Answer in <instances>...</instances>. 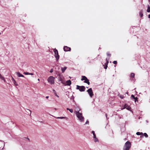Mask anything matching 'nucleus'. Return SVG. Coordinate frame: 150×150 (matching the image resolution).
Here are the masks:
<instances>
[{
    "label": "nucleus",
    "instance_id": "nucleus-2",
    "mask_svg": "<svg viewBox=\"0 0 150 150\" xmlns=\"http://www.w3.org/2000/svg\"><path fill=\"white\" fill-rule=\"evenodd\" d=\"M131 147V143L129 141H127L123 146V150H129Z\"/></svg>",
    "mask_w": 150,
    "mask_h": 150
},
{
    "label": "nucleus",
    "instance_id": "nucleus-44",
    "mask_svg": "<svg viewBox=\"0 0 150 150\" xmlns=\"http://www.w3.org/2000/svg\"><path fill=\"white\" fill-rule=\"evenodd\" d=\"M69 78L70 79H71V77L70 76H69Z\"/></svg>",
    "mask_w": 150,
    "mask_h": 150
},
{
    "label": "nucleus",
    "instance_id": "nucleus-41",
    "mask_svg": "<svg viewBox=\"0 0 150 150\" xmlns=\"http://www.w3.org/2000/svg\"><path fill=\"white\" fill-rule=\"evenodd\" d=\"M38 81H40V79H38Z\"/></svg>",
    "mask_w": 150,
    "mask_h": 150
},
{
    "label": "nucleus",
    "instance_id": "nucleus-33",
    "mask_svg": "<svg viewBox=\"0 0 150 150\" xmlns=\"http://www.w3.org/2000/svg\"><path fill=\"white\" fill-rule=\"evenodd\" d=\"M120 97L121 98L123 99L124 98V96H120Z\"/></svg>",
    "mask_w": 150,
    "mask_h": 150
},
{
    "label": "nucleus",
    "instance_id": "nucleus-14",
    "mask_svg": "<svg viewBox=\"0 0 150 150\" xmlns=\"http://www.w3.org/2000/svg\"><path fill=\"white\" fill-rule=\"evenodd\" d=\"M61 68L62 73H64L66 69L67 68L66 67H64V68L62 67Z\"/></svg>",
    "mask_w": 150,
    "mask_h": 150
},
{
    "label": "nucleus",
    "instance_id": "nucleus-5",
    "mask_svg": "<svg viewBox=\"0 0 150 150\" xmlns=\"http://www.w3.org/2000/svg\"><path fill=\"white\" fill-rule=\"evenodd\" d=\"M87 91L89 93L90 96L92 97L93 95L92 88H90Z\"/></svg>",
    "mask_w": 150,
    "mask_h": 150
},
{
    "label": "nucleus",
    "instance_id": "nucleus-34",
    "mask_svg": "<svg viewBox=\"0 0 150 150\" xmlns=\"http://www.w3.org/2000/svg\"><path fill=\"white\" fill-rule=\"evenodd\" d=\"M92 133L93 134V135L95 134V132L93 131H92Z\"/></svg>",
    "mask_w": 150,
    "mask_h": 150
},
{
    "label": "nucleus",
    "instance_id": "nucleus-32",
    "mask_svg": "<svg viewBox=\"0 0 150 150\" xmlns=\"http://www.w3.org/2000/svg\"><path fill=\"white\" fill-rule=\"evenodd\" d=\"M147 12H150V9H147Z\"/></svg>",
    "mask_w": 150,
    "mask_h": 150
},
{
    "label": "nucleus",
    "instance_id": "nucleus-38",
    "mask_svg": "<svg viewBox=\"0 0 150 150\" xmlns=\"http://www.w3.org/2000/svg\"><path fill=\"white\" fill-rule=\"evenodd\" d=\"M56 96L57 97H58V98L59 97V96H58V95H57V94H56Z\"/></svg>",
    "mask_w": 150,
    "mask_h": 150
},
{
    "label": "nucleus",
    "instance_id": "nucleus-19",
    "mask_svg": "<svg viewBox=\"0 0 150 150\" xmlns=\"http://www.w3.org/2000/svg\"><path fill=\"white\" fill-rule=\"evenodd\" d=\"M59 80L60 81H61V83L63 84H65V83L64 81L62 78L61 77L59 79Z\"/></svg>",
    "mask_w": 150,
    "mask_h": 150
},
{
    "label": "nucleus",
    "instance_id": "nucleus-9",
    "mask_svg": "<svg viewBox=\"0 0 150 150\" xmlns=\"http://www.w3.org/2000/svg\"><path fill=\"white\" fill-rule=\"evenodd\" d=\"M71 81L69 80L67 81L66 83H65V84H64L65 85L69 86L71 84Z\"/></svg>",
    "mask_w": 150,
    "mask_h": 150
},
{
    "label": "nucleus",
    "instance_id": "nucleus-10",
    "mask_svg": "<svg viewBox=\"0 0 150 150\" xmlns=\"http://www.w3.org/2000/svg\"><path fill=\"white\" fill-rule=\"evenodd\" d=\"M12 77V81H13V82L14 83V84L16 86H17L18 85V84L17 83H16V81L14 79L13 77L11 76Z\"/></svg>",
    "mask_w": 150,
    "mask_h": 150
},
{
    "label": "nucleus",
    "instance_id": "nucleus-42",
    "mask_svg": "<svg viewBox=\"0 0 150 150\" xmlns=\"http://www.w3.org/2000/svg\"><path fill=\"white\" fill-rule=\"evenodd\" d=\"M90 59L89 58H88V60H90Z\"/></svg>",
    "mask_w": 150,
    "mask_h": 150
},
{
    "label": "nucleus",
    "instance_id": "nucleus-47",
    "mask_svg": "<svg viewBox=\"0 0 150 150\" xmlns=\"http://www.w3.org/2000/svg\"><path fill=\"white\" fill-rule=\"evenodd\" d=\"M1 33H0V35H1Z\"/></svg>",
    "mask_w": 150,
    "mask_h": 150
},
{
    "label": "nucleus",
    "instance_id": "nucleus-22",
    "mask_svg": "<svg viewBox=\"0 0 150 150\" xmlns=\"http://www.w3.org/2000/svg\"><path fill=\"white\" fill-rule=\"evenodd\" d=\"M67 110H69L71 113H72L73 112V110L72 109H69L68 108H67Z\"/></svg>",
    "mask_w": 150,
    "mask_h": 150
},
{
    "label": "nucleus",
    "instance_id": "nucleus-26",
    "mask_svg": "<svg viewBox=\"0 0 150 150\" xmlns=\"http://www.w3.org/2000/svg\"><path fill=\"white\" fill-rule=\"evenodd\" d=\"M131 97H132L133 98L135 99V102L136 101V100H137V98H136L133 95H131Z\"/></svg>",
    "mask_w": 150,
    "mask_h": 150
},
{
    "label": "nucleus",
    "instance_id": "nucleus-37",
    "mask_svg": "<svg viewBox=\"0 0 150 150\" xmlns=\"http://www.w3.org/2000/svg\"><path fill=\"white\" fill-rule=\"evenodd\" d=\"M107 55L108 56H110L111 55V54H107Z\"/></svg>",
    "mask_w": 150,
    "mask_h": 150
},
{
    "label": "nucleus",
    "instance_id": "nucleus-36",
    "mask_svg": "<svg viewBox=\"0 0 150 150\" xmlns=\"http://www.w3.org/2000/svg\"><path fill=\"white\" fill-rule=\"evenodd\" d=\"M150 7L149 5L148 6V9H150Z\"/></svg>",
    "mask_w": 150,
    "mask_h": 150
},
{
    "label": "nucleus",
    "instance_id": "nucleus-7",
    "mask_svg": "<svg viewBox=\"0 0 150 150\" xmlns=\"http://www.w3.org/2000/svg\"><path fill=\"white\" fill-rule=\"evenodd\" d=\"M64 50L65 51H70L71 50L70 47H69L67 46H65L64 47Z\"/></svg>",
    "mask_w": 150,
    "mask_h": 150
},
{
    "label": "nucleus",
    "instance_id": "nucleus-17",
    "mask_svg": "<svg viewBox=\"0 0 150 150\" xmlns=\"http://www.w3.org/2000/svg\"><path fill=\"white\" fill-rule=\"evenodd\" d=\"M24 74H25V75H33V73H29L28 72H25L24 73Z\"/></svg>",
    "mask_w": 150,
    "mask_h": 150
},
{
    "label": "nucleus",
    "instance_id": "nucleus-13",
    "mask_svg": "<svg viewBox=\"0 0 150 150\" xmlns=\"http://www.w3.org/2000/svg\"><path fill=\"white\" fill-rule=\"evenodd\" d=\"M0 78L2 80H3L4 82H6V81L4 78L3 77L1 74H0Z\"/></svg>",
    "mask_w": 150,
    "mask_h": 150
},
{
    "label": "nucleus",
    "instance_id": "nucleus-30",
    "mask_svg": "<svg viewBox=\"0 0 150 150\" xmlns=\"http://www.w3.org/2000/svg\"><path fill=\"white\" fill-rule=\"evenodd\" d=\"M53 69H51V70H50V73H52L53 72Z\"/></svg>",
    "mask_w": 150,
    "mask_h": 150
},
{
    "label": "nucleus",
    "instance_id": "nucleus-40",
    "mask_svg": "<svg viewBox=\"0 0 150 150\" xmlns=\"http://www.w3.org/2000/svg\"><path fill=\"white\" fill-rule=\"evenodd\" d=\"M49 97L48 96H47L46 97V98H48Z\"/></svg>",
    "mask_w": 150,
    "mask_h": 150
},
{
    "label": "nucleus",
    "instance_id": "nucleus-46",
    "mask_svg": "<svg viewBox=\"0 0 150 150\" xmlns=\"http://www.w3.org/2000/svg\"><path fill=\"white\" fill-rule=\"evenodd\" d=\"M30 111V114H31V111Z\"/></svg>",
    "mask_w": 150,
    "mask_h": 150
},
{
    "label": "nucleus",
    "instance_id": "nucleus-18",
    "mask_svg": "<svg viewBox=\"0 0 150 150\" xmlns=\"http://www.w3.org/2000/svg\"><path fill=\"white\" fill-rule=\"evenodd\" d=\"M84 82L87 83L88 85H89V84H90V82L89 81V80H88L87 79L86 80L84 81Z\"/></svg>",
    "mask_w": 150,
    "mask_h": 150
},
{
    "label": "nucleus",
    "instance_id": "nucleus-35",
    "mask_svg": "<svg viewBox=\"0 0 150 150\" xmlns=\"http://www.w3.org/2000/svg\"><path fill=\"white\" fill-rule=\"evenodd\" d=\"M93 135V138H95L96 137V136L95 134Z\"/></svg>",
    "mask_w": 150,
    "mask_h": 150
},
{
    "label": "nucleus",
    "instance_id": "nucleus-15",
    "mask_svg": "<svg viewBox=\"0 0 150 150\" xmlns=\"http://www.w3.org/2000/svg\"><path fill=\"white\" fill-rule=\"evenodd\" d=\"M87 79V78L85 76H82V78L81 79V81L84 80V81Z\"/></svg>",
    "mask_w": 150,
    "mask_h": 150
},
{
    "label": "nucleus",
    "instance_id": "nucleus-43",
    "mask_svg": "<svg viewBox=\"0 0 150 150\" xmlns=\"http://www.w3.org/2000/svg\"><path fill=\"white\" fill-rule=\"evenodd\" d=\"M107 114H106V117H107Z\"/></svg>",
    "mask_w": 150,
    "mask_h": 150
},
{
    "label": "nucleus",
    "instance_id": "nucleus-29",
    "mask_svg": "<svg viewBox=\"0 0 150 150\" xmlns=\"http://www.w3.org/2000/svg\"><path fill=\"white\" fill-rule=\"evenodd\" d=\"M113 63L114 64H116L117 63V62L116 61H113Z\"/></svg>",
    "mask_w": 150,
    "mask_h": 150
},
{
    "label": "nucleus",
    "instance_id": "nucleus-28",
    "mask_svg": "<svg viewBox=\"0 0 150 150\" xmlns=\"http://www.w3.org/2000/svg\"><path fill=\"white\" fill-rule=\"evenodd\" d=\"M131 76L132 77H134V73H132L131 74Z\"/></svg>",
    "mask_w": 150,
    "mask_h": 150
},
{
    "label": "nucleus",
    "instance_id": "nucleus-20",
    "mask_svg": "<svg viewBox=\"0 0 150 150\" xmlns=\"http://www.w3.org/2000/svg\"><path fill=\"white\" fill-rule=\"evenodd\" d=\"M53 51L55 55L58 54V51L57 50L55 49Z\"/></svg>",
    "mask_w": 150,
    "mask_h": 150
},
{
    "label": "nucleus",
    "instance_id": "nucleus-31",
    "mask_svg": "<svg viewBox=\"0 0 150 150\" xmlns=\"http://www.w3.org/2000/svg\"><path fill=\"white\" fill-rule=\"evenodd\" d=\"M89 123V121L88 120H87L85 124H88Z\"/></svg>",
    "mask_w": 150,
    "mask_h": 150
},
{
    "label": "nucleus",
    "instance_id": "nucleus-21",
    "mask_svg": "<svg viewBox=\"0 0 150 150\" xmlns=\"http://www.w3.org/2000/svg\"><path fill=\"white\" fill-rule=\"evenodd\" d=\"M139 14L141 17H142L143 16V10H141L139 12Z\"/></svg>",
    "mask_w": 150,
    "mask_h": 150
},
{
    "label": "nucleus",
    "instance_id": "nucleus-11",
    "mask_svg": "<svg viewBox=\"0 0 150 150\" xmlns=\"http://www.w3.org/2000/svg\"><path fill=\"white\" fill-rule=\"evenodd\" d=\"M57 119H66V120H68V118L66 117H56Z\"/></svg>",
    "mask_w": 150,
    "mask_h": 150
},
{
    "label": "nucleus",
    "instance_id": "nucleus-16",
    "mask_svg": "<svg viewBox=\"0 0 150 150\" xmlns=\"http://www.w3.org/2000/svg\"><path fill=\"white\" fill-rule=\"evenodd\" d=\"M55 57L57 59V61H58L59 58V56L58 54L55 55Z\"/></svg>",
    "mask_w": 150,
    "mask_h": 150
},
{
    "label": "nucleus",
    "instance_id": "nucleus-6",
    "mask_svg": "<svg viewBox=\"0 0 150 150\" xmlns=\"http://www.w3.org/2000/svg\"><path fill=\"white\" fill-rule=\"evenodd\" d=\"M125 108H126L127 110H130V111H131V107L127 104H125L124 108H122V110H123Z\"/></svg>",
    "mask_w": 150,
    "mask_h": 150
},
{
    "label": "nucleus",
    "instance_id": "nucleus-27",
    "mask_svg": "<svg viewBox=\"0 0 150 150\" xmlns=\"http://www.w3.org/2000/svg\"><path fill=\"white\" fill-rule=\"evenodd\" d=\"M144 135L146 137H148V135L146 133H145L144 134Z\"/></svg>",
    "mask_w": 150,
    "mask_h": 150
},
{
    "label": "nucleus",
    "instance_id": "nucleus-25",
    "mask_svg": "<svg viewBox=\"0 0 150 150\" xmlns=\"http://www.w3.org/2000/svg\"><path fill=\"white\" fill-rule=\"evenodd\" d=\"M143 134L142 132H137L136 133V134L138 135H140L141 134Z\"/></svg>",
    "mask_w": 150,
    "mask_h": 150
},
{
    "label": "nucleus",
    "instance_id": "nucleus-1",
    "mask_svg": "<svg viewBox=\"0 0 150 150\" xmlns=\"http://www.w3.org/2000/svg\"><path fill=\"white\" fill-rule=\"evenodd\" d=\"M76 115L78 120L81 122H84V118L81 112H77Z\"/></svg>",
    "mask_w": 150,
    "mask_h": 150
},
{
    "label": "nucleus",
    "instance_id": "nucleus-3",
    "mask_svg": "<svg viewBox=\"0 0 150 150\" xmlns=\"http://www.w3.org/2000/svg\"><path fill=\"white\" fill-rule=\"evenodd\" d=\"M54 79L53 76H50L48 78L47 81L50 84H53L54 83Z\"/></svg>",
    "mask_w": 150,
    "mask_h": 150
},
{
    "label": "nucleus",
    "instance_id": "nucleus-23",
    "mask_svg": "<svg viewBox=\"0 0 150 150\" xmlns=\"http://www.w3.org/2000/svg\"><path fill=\"white\" fill-rule=\"evenodd\" d=\"M106 60H107V61H106V63L105 64L106 65V67H104V68H105V69H107V65H108V60L107 59H106Z\"/></svg>",
    "mask_w": 150,
    "mask_h": 150
},
{
    "label": "nucleus",
    "instance_id": "nucleus-24",
    "mask_svg": "<svg viewBox=\"0 0 150 150\" xmlns=\"http://www.w3.org/2000/svg\"><path fill=\"white\" fill-rule=\"evenodd\" d=\"M94 141L95 142H98V139L96 138H93Z\"/></svg>",
    "mask_w": 150,
    "mask_h": 150
},
{
    "label": "nucleus",
    "instance_id": "nucleus-8",
    "mask_svg": "<svg viewBox=\"0 0 150 150\" xmlns=\"http://www.w3.org/2000/svg\"><path fill=\"white\" fill-rule=\"evenodd\" d=\"M80 109L79 107L78 106H76L75 108V112L76 114V113L77 112H80Z\"/></svg>",
    "mask_w": 150,
    "mask_h": 150
},
{
    "label": "nucleus",
    "instance_id": "nucleus-39",
    "mask_svg": "<svg viewBox=\"0 0 150 150\" xmlns=\"http://www.w3.org/2000/svg\"><path fill=\"white\" fill-rule=\"evenodd\" d=\"M148 17L149 18H150V14L149 15Z\"/></svg>",
    "mask_w": 150,
    "mask_h": 150
},
{
    "label": "nucleus",
    "instance_id": "nucleus-12",
    "mask_svg": "<svg viewBox=\"0 0 150 150\" xmlns=\"http://www.w3.org/2000/svg\"><path fill=\"white\" fill-rule=\"evenodd\" d=\"M16 74L19 77H24V76L21 74L19 72H16Z\"/></svg>",
    "mask_w": 150,
    "mask_h": 150
},
{
    "label": "nucleus",
    "instance_id": "nucleus-4",
    "mask_svg": "<svg viewBox=\"0 0 150 150\" xmlns=\"http://www.w3.org/2000/svg\"><path fill=\"white\" fill-rule=\"evenodd\" d=\"M76 89H79L80 91H85V88L84 86H80L78 85L76 86Z\"/></svg>",
    "mask_w": 150,
    "mask_h": 150
},
{
    "label": "nucleus",
    "instance_id": "nucleus-45",
    "mask_svg": "<svg viewBox=\"0 0 150 150\" xmlns=\"http://www.w3.org/2000/svg\"><path fill=\"white\" fill-rule=\"evenodd\" d=\"M53 91H55V90H53Z\"/></svg>",
    "mask_w": 150,
    "mask_h": 150
}]
</instances>
